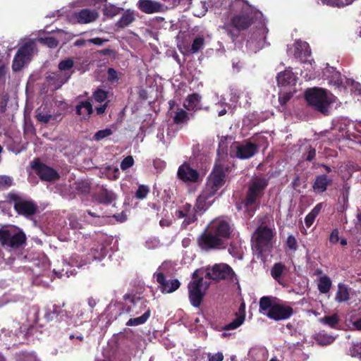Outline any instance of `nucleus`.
Listing matches in <instances>:
<instances>
[{"instance_id": "obj_1", "label": "nucleus", "mask_w": 361, "mask_h": 361, "mask_svg": "<svg viewBox=\"0 0 361 361\" xmlns=\"http://www.w3.org/2000/svg\"><path fill=\"white\" fill-rule=\"evenodd\" d=\"M234 166L224 160L215 162L213 169L207 176L204 187L196 199L195 206L190 208L181 224V228L187 229L191 224L197 221V214H203L214 202L218 191L225 185L228 175Z\"/></svg>"}, {"instance_id": "obj_2", "label": "nucleus", "mask_w": 361, "mask_h": 361, "mask_svg": "<svg viewBox=\"0 0 361 361\" xmlns=\"http://www.w3.org/2000/svg\"><path fill=\"white\" fill-rule=\"evenodd\" d=\"M233 228L223 219L213 220L197 238L198 247L203 251L224 250L232 236Z\"/></svg>"}, {"instance_id": "obj_3", "label": "nucleus", "mask_w": 361, "mask_h": 361, "mask_svg": "<svg viewBox=\"0 0 361 361\" xmlns=\"http://www.w3.org/2000/svg\"><path fill=\"white\" fill-rule=\"evenodd\" d=\"M229 6L233 15L221 28L234 42L241 32L247 30L254 23L255 18L252 7L246 0H234Z\"/></svg>"}, {"instance_id": "obj_4", "label": "nucleus", "mask_w": 361, "mask_h": 361, "mask_svg": "<svg viewBox=\"0 0 361 361\" xmlns=\"http://www.w3.org/2000/svg\"><path fill=\"white\" fill-rule=\"evenodd\" d=\"M268 184V179L265 178H257L250 183L245 197L242 201L247 217L251 218L254 216Z\"/></svg>"}, {"instance_id": "obj_5", "label": "nucleus", "mask_w": 361, "mask_h": 361, "mask_svg": "<svg viewBox=\"0 0 361 361\" xmlns=\"http://www.w3.org/2000/svg\"><path fill=\"white\" fill-rule=\"evenodd\" d=\"M278 300L279 299L276 297H262L259 302V312L275 321L286 320L290 318L294 313L293 307L277 302Z\"/></svg>"}, {"instance_id": "obj_6", "label": "nucleus", "mask_w": 361, "mask_h": 361, "mask_svg": "<svg viewBox=\"0 0 361 361\" xmlns=\"http://www.w3.org/2000/svg\"><path fill=\"white\" fill-rule=\"evenodd\" d=\"M26 242V235L20 228L7 225L0 228V244L5 249L20 250L25 247Z\"/></svg>"}, {"instance_id": "obj_7", "label": "nucleus", "mask_w": 361, "mask_h": 361, "mask_svg": "<svg viewBox=\"0 0 361 361\" xmlns=\"http://www.w3.org/2000/svg\"><path fill=\"white\" fill-rule=\"evenodd\" d=\"M305 97L307 104L314 110L325 116L329 114V108L333 101L328 95L326 90L317 87L307 89L305 91Z\"/></svg>"}, {"instance_id": "obj_8", "label": "nucleus", "mask_w": 361, "mask_h": 361, "mask_svg": "<svg viewBox=\"0 0 361 361\" xmlns=\"http://www.w3.org/2000/svg\"><path fill=\"white\" fill-rule=\"evenodd\" d=\"M273 230L267 226H259L252 237V247L259 255L269 252L273 247Z\"/></svg>"}, {"instance_id": "obj_9", "label": "nucleus", "mask_w": 361, "mask_h": 361, "mask_svg": "<svg viewBox=\"0 0 361 361\" xmlns=\"http://www.w3.org/2000/svg\"><path fill=\"white\" fill-rule=\"evenodd\" d=\"M6 201L8 203L13 202V208L18 214L27 218L35 215L38 210V207L35 202L23 198L14 191L10 192L6 195Z\"/></svg>"}, {"instance_id": "obj_10", "label": "nucleus", "mask_w": 361, "mask_h": 361, "mask_svg": "<svg viewBox=\"0 0 361 361\" xmlns=\"http://www.w3.org/2000/svg\"><path fill=\"white\" fill-rule=\"evenodd\" d=\"M44 320L48 323L56 319L58 324L57 328L60 330L66 331L69 329L70 326L73 324V314L56 305H53V310L48 308L44 310Z\"/></svg>"}, {"instance_id": "obj_11", "label": "nucleus", "mask_w": 361, "mask_h": 361, "mask_svg": "<svg viewBox=\"0 0 361 361\" xmlns=\"http://www.w3.org/2000/svg\"><path fill=\"white\" fill-rule=\"evenodd\" d=\"M123 299L125 300H129L131 303H133L135 306L139 305L140 310L136 311L135 312V314H137L141 312L142 310H145V312L142 315L135 318H130L127 322L126 326H138L140 324H145L147 319L149 318L151 315V310L149 307H147L148 301L143 298L135 296V295L126 294L123 296Z\"/></svg>"}, {"instance_id": "obj_12", "label": "nucleus", "mask_w": 361, "mask_h": 361, "mask_svg": "<svg viewBox=\"0 0 361 361\" xmlns=\"http://www.w3.org/2000/svg\"><path fill=\"white\" fill-rule=\"evenodd\" d=\"M205 278L219 282L223 280L233 281L235 274L231 266L225 263L215 264L206 267Z\"/></svg>"}, {"instance_id": "obj_13", "label": "nucleus", "mask_w": 361, "mask_h": 361, "mask_svg": "<svg viewBox=\"0 0 361 361\" xmlns=\"http://www.w3.org/2000/svg\"><path fill=\"white\" fill-rule=\"evenodd\" d=\"M209 283L204 281L202 277L192 280L188 283V297L190 303L195 307L200 306L204 299L205 291L209 288Z\"/></svg>"}, {"instance_id": "obj_14", "label": "nucleus", "mask_w": 361, "mask_h": 361, "mask_svg": "<svg viewBox=\"0 0 361 361\" xmlns=\"http://www.w3.org/2000/svg\"><path fill=\"white\" fill-rule=\"evenodd\" d=\"M33 42H25L17 51L13 60L12 68L14 72H18L29 62L34 50Z\"/></svg>"}, {"instance_id": "obj_15", "label": "nucleus", "mask_w": 361, "mask_h": 361, "mask_svg": "<svg viewBox=\"0 0 361 361\" xmlns=\"http://www.w3.org/2000/svg\"><path fill=\"white\" fill-rule=\"evenodd\" d=\"M31 167L42 180L51 182L60 178V175L56 170L41 162L39 159L33 160Z\"/></svg>"}, {"instance_id": "obj_16", "label": "nucleus", "mask_w": 361, "mask_h": 361, "mask_svg": "<svg viewBox=\"0 0 361 361\" xmlns=\"http://www.w3.org/2000/svg\"><path fill=\"white\" fill-rule=\"evenodd\" d=\"M154 277L156 278L157 282L159 284V289L163 294L172 293L180 286V282L178 279L167 280L162 272H155Z\"/></svg>"}, {"instance_id": "obj_17", "label": "nucleus", "mask_w": 361, "mask_h": 361, "mask_svg": "<svg viewBox=\"0 0 361 361\" xmlns=\"http://www.w3.org/2000/svg\"><path fill=\"white\" fill-rule=\"evenodd\" d=\"M32 328V326L30 324L21 325L20 322L14 320L11 322V324L8 326L7 329H2L1 332L4 333L8 336H16L18 338L22 336L23 338H25L29 334H30Z\"/></svg>"}, {"instance_id": "obj_18", "label": "nucleus", "mask_w": 361, "mask_h": 361, "mask_svg": "<svg viewBox=\"0 0 361 361\" xmlns=\"http://www.w3.org/2000/svg\"><path fill=\"white\" fill-rule=\"evenodd\" d=\"M177 176L185 183H197L200 180V175L196 169L185 162L178 167Z\"/></svg>"}, {"instance_id": "obj_19", "label": "nucleus", "mask_w": 361, "mask_h": 361, "mask_svg": "<svg viewBox=\"0 0 361 361\" xmlns=\"http://www.w3.org/2000/svg\"><path fill=\"white\" fill-rule=\"evenodd\" d=\"M259 146L250 142L238 144L235 156L240 159H247L255 156L258 152Z\"/></svg>"}, {"instance_id": "obj_20", "label": "nucleus", "mask_w": 361, "mask_h": 361, "mask_svg": "<svg viewBox=\"0 0 361 361\" xmlns=\"http://www.w3.org/2000/svg\"><path fill=\"white\" fill-rule=\"evenodd\" d=\"M333 184V179L327 174H319L315 176L312 183V190L317 194H322L326 192L329 186Z\"/></svg>"}, {"instance_id": "obj_21", "label": "nucleus", "mask_w": 361, "mask_h": 361, "mask_svg": "<svg viewBox=\"0 0 361 361\" xmlns=\"http://www.w3.org/2000/svg\"><path fill=\"white\" fill-rule=\"evenodd\" d=\"M138 9L144 13L152 14L163 11L164 5L153 0H139L137 3Z\"/></svg>"}, {"instance_id": "obj_22", "label": "nucleus", "mask_w": 361, "mask_h": 361, "mask_svg": "<svg viewBox=\"0 0 361 361\" xmlns=\"http://www.w3.org/2000/svg\"><path fill=\"white\" fill-rule=\"evenodd\" d=\"M99 17V13L95 10L82 8L74 13V18L80 24H88L94 22Z\"/></svg>"}, {"instance_id": "obj_23", "label": "nucleus", "mask_w": 361, "mask_h": 361, "mask_svg": "<svg viewBox=\"0 0 361 361\" xmlns=\"http://www.w3.org/2000/svg\"><path fill=\"white\" fill-rule=\"evenodd\" d=\"M71 77V73H62L61 71L52 73L47 77V80L54 85L56 89H59Z\"/></svg>"}, {"instance_id": "obj_24", "label": "nucleus", "mask_w": 361, "mask_h": 361, "mask_svg": "<svg viewBox=\"0 0 361 361\" xmlns=\"http://www.w3.org/2000/svg\"><path fill=\"white\" fill-rule=\"evenodd\" d=\"M201 96L198 93L188 94L183 102V106L188 111H195L201 109L200 106Z\"/></svg>"}, {"instance_id": "obj_25", "label": "nucleus", "mask_w": 361, "mask_h": 361, "mask_svg": "<svg viewBox=\"0 0 361 361\" xmlns=\"http://www.w3.org/2000/svg\"><path fill=\"white\" fill-rule=\"evenodd\" d=\"M276 80L280 86L293 85L296 82V76L292 71L285 70L277 75Z\"/></svg>"}, {"instance_id": "obj_26", "label": "nucleus", "mask_w": 361, "mask_h": 361, "mask_svg": "<svg viewBox=\"0 0 361 361\" xmlns=\"http://www.w3.org/2000/svg\"><path fill=\"white\" fill-rule=\"evenodd\" d=\"M135 20V16L134 11L128 9L116 23V27L120 29H123L134 22Z\"/></svg>"}, {"instance_id": "obj_27", "label": "nucleus", "mask_w": 361, "mask_h": 361, "mask_svg": "<svg viewBox=\"0 0 361 361\" xmlns=\"http://www.w3.org/2000/svg\"><path fill=\"white\" fill-rule=\"evenodd\" d=\"M311 50L308 43L306 42L296 41L295 43L294 56L296 58L310 56Z\"/></svg>"}, {"instance_id": "obj_28", "label": "nucleus", "mask_w": 361, "mask_h": 361, "mask_svg": "<svg viewBox=\"0 0 361 361\" xmlns=\"http://www.w3.org/2000/svg\"><path fill=\"white\" fill-rule=\"evenodd\" d=\"M350 299V288L343 283L338 285V290L336 294L335 300L338 302H344Z\"/></svg>"}, {"instance_id": "obj_29", "label": "nucleus", "mask_w": 361, "mask_h": 361, "mask_svg": "<svg viewBox=\"0 0 361 361\" xmlns=\"http://www.w3.org/2000/svg\"><path fill=\"white\" fill-rule=\"evenodd\" d=\"M83 109L85 110L86 116L87 117H90V115L93 113L92 105L89 100L80 102L77 104V106L75 107L76 114L78 116H84L85 114L82 111Z\"/></svg>"}, {"instance_id": "obj_30", "label": "nucleus", "mask_w": 361, "mask_h": 361, "mask_svg": "<svg viewBox=\"0 0 361 361\" xmlns=\"http://www.w3.org/2000/svg\"><path fill=\"white\" fill-rule=\"evenodd\" d=\"M332 286L331 279L328 276H322L319 279L317 288L321 293L326 294L329 292Z\"/></svg>"}, {"instance_id": "obj_31", "label": "nucleus", "mask_w": 361, "mask_h": 361, "mask_svg": "<svg viewBox=\"0 0 361 361\" xmlns=\"http://www.w3.org/2000/svg\"><path fill=\"white\" fill-rule=\"evenodd\" d=\"M114 199V193L106 189L102 190L97 195V200L102 204H109Z\"/></svg>"}, {"instance_id": "obj_32", "label": "nucleus", "mask_w": 361, "mask_h": 361, "mask_svg": "<svg viewBox=\"0 0 361 361\" xmlns=\"http://www.w3.org/2000/svg\"><path fill=\"white\" fill-rule=\"evenodd\" d=\"M123 9L113 4H105L103 8V14L107 18H112L120 13Z\"/></svg>"}, {"instance_id": "obj_33", "label": "nucleus", "mask_w": 361, "mask_h": 361, "mask_svg": "<svg viewBox=\"0 0 361 361\" xmlns=\"http://www.w3.org/2000/svg\"><path fill=\"white\" fill-rule=\"evenodd\" d=\"M189 119V114L184 109H180L176 112L173 121L175 124L180 125L187 123Z\"/></svg>"}, {"instance_id": "obj_34", "label": "nucleus", "mask_w": 361, "mask_h": 361, "mask_svg": "<svg viewBox=\"0 0 361 361\" xmlns=\"http://www.w3.org/2000/svg\"><path fill=\"white\" fill-rule=\"evenodd\" d=\"M286 267L281 262L275 263L271 269V275L274 280L281 283V278Z\"/></svg>"}, {"instance_id": "obj_35", "label": "nucleus", "mask_w": 361, "mask_h": 361, "mask_svg": "<svg viewBox=\"0 0 361 361\" xmlns=\"http://www.w3.org/2000/svg\"><path fill=\"white\" fill-rule=\"evenodd\" d=\"M74 66V61L73 59L68 58L65 60H62L59 62L58 68L59 71L62 73H71V75L74 73L73 68Z\"/></svg>"}, {"instance_id": "obj_36", "label": "nucleus", "mask_w": 361, "mask_h": 361, "mask_svg": "<svg viewBox=\"0 0 361 361\" xmlns=\"http://www.w3.org/2000/svg\"><path fill=\"white\" fill-rule=\"evenodd\" d=\"M204 37L199 36L194 39L188 51L191 54L197 53L204 48Z\"/></svg>"}, {"instance_id": "obj_37", "label": "nucleus", "mask_w": 361, "mask_h": 361, "mask_svg": "<svg viewBox=\"0 0 361 361\" xmlns=\"http://www.w3.org/2000/svg\"><path fill=\"white\" fill-rule=\"evenodd\" d=\"M39 307L37 305H32L29 307L27 312V320L33 324L39 322Z\"/></svg>"}, {"instance_id": "obj_38", "label": "nucleus", "mask_w": 361, "mask_h": 361, "mask_svg": "<svg viewBox=\"0 0 361 361\" xmlns=\"http://www.w3.org/2000/svg\"><path fill=\"white\" fill-rule=\"evenodd\" d=\"M321 323L328 325L331 328H334L339 322V319L337 314H334L330 316H325L319 319Z\"/></svg>"}, {"instance_id": "obj_39", "label": "nucleus", "mask_w": 361, "mask_h": 361, "mask_svg": "<svg viewBox=\"0 0 361 361\" xmlns=\"http://www.w3.org/2000/svg\"><path fill=\"white\" fill-rule=\"evenodd\" d=\"M245 320V314L237 315V317L229 324L225 325L223 328L224 330L235 329L239 327Z\"/></svg>"}, {"instance_id": "obj_40", "label": "nucleus", "mask_w": 361, "mask_h": 361, "mask_svg": "<svg viewBox=\"0 0 361 361\" xmlns=\"http://www.w3.org/2000/svg\"><path fill=\"white\" fill-rule=\"evenodd\" d=\"M38 42L49 48H56L59 44L58 40L54 37H39Z\"/></svg>"}, {"instance_id": "obj_41", "label": "nucleus", "mask_w": 361, "mask_h": 361, "mask_svg": "<svg viewBox=\"0 0 361 361\" xmlns=\"http://www.w3.org/2000/svg\"><path fill=\"white\" fill-rule=\"evenodd\" d=\"M90 183L86 180H80L75 183V190L78 192L87 194L90 191Z\"/></svg>"}, {"instance_id": "obj_42", "label": "nucleus", "mask_w": 361, "mask_h": 361, "mask_svg": "<svg viewBox=\"0 0 361 361\" xmlns=\"http://www.w3.org/2000/svg\"><path fill=\"white\" fill-rule=\"evenodd\" d=\"M109 92L104 90L97 88L92 94V97L97 102H103L108 97Z\"/></svg>"}, {"instance_id": "obj_43", "label": "nucleus", "mask_w": 361, "mask_h": 361, "mask_svg": "<svg viewBox=\"0 0 361 361\" xmlns=\"http://www.w3.org/2000/svg\"><path fill=\"white\" fill-rule=\"evenodd\" d=\"M36 115H35V117H36V119L39 121V122H41L42 123H48L50 120L52 118V115L49 114H44L41 109L40 108H38L36 111Z\"/></svg>"}, {"instance_id": "obj_44", "label": "nucleus", "mask_w": 361, "mask_h": 361, "mask_svg": "<svg viewBox=\"0 0 361 361\" xmlns=\"http://www.w3.org/2000/svg\"><path fill=\"white\" fill-rule=\"evenodd\" d=\"M349 189L350 188L347 185L343 186L342 196L339 198V201H342L343 202V205L338 209L340 212H343L348 207Z\"/></svg>"}, {"instance_id": "obj_45", "label": "nucleus", "mask_w": 361, "mask_h": 361, "mask_svg": "<svg viewBox=\"0 0 361 361\" xmlns=\"http://www.w3.org/2000/svg\"><path fill=\"white\" fill-rule=\"evenodd\" d=\"M149 192V188L147 185H140L135 192V197L137 200L145 199Z\"/></svg>"}, {"instance_id": "obj_46", "label": "nucleus", "mask_w": 361, "mask_h": 361, "mask_svg": "<svg viewBox=\"0 0 361 361\" xmlns=\"http://www.w3.org/2000/svg\"><path fill=\"white\" fill-rule=\"evenodd\" d=\"M112 133L113 132L110 128L99 130L94 135L93 138L95 141H100L104 138L110 136Z\"/></svg>"}, {"instance_id": "obj_47", "label": "nucleus", "mask_w": 361, "mask_h": 361, "mask_svg": "<svg viewBox=\"0 0 361 361\" xmlns=\"http://www.w3.org/2000/svg\"><path fill=\"white\" fill-rule=\"evenodd\" d=\"M134 164V159L133 157L130 155L127 156L125 157L123 161L121 163V169L123 171H126L129 168L132 167Z\"/></svg>"}, {"instance_id": "obj_48", "label": "nucleus", "mask_w": 361, "mask_h": 361, "mask_svg": "<svg viewBox=\"0 0 361 361\" xmlns=\"http://www.w3.org/2000/svg\"><path fill=\"white\" fill-rule=\"evenodd\" d=\"M316 157V149L312 146L307 147V150L304 154V159L307 161H312Z\"/></svg>"}, {"instance_id": "obj_49", "label": "nucleus", "mask_w": 361, "mask_h": 361, "mask_svg": "<svg viewBox=\"0 0 361 361\" xmlns=\"http://www.w3.org/2000/svg\"><path fill=\"white\" fill-rule=\"evenodd\" d=\"M293 94L291 92H283L279 94V102L281 106H285L292 98Z\"/></svg>"}, {"instance_id": "obj_50", "label": "nucleus", "mask_w": 361, "mask_h": 361, "mask_svg": "<svg viewBox=\"0 0 361 361\" xmlns=\"http://www.w3.org/2000/svg\"><path fill=\"white\" fill-rule=\"evenodd\" d=\"M190 208V203H185L183 205L180 209L176 212V216L178 219H183L185 218L186 216L185 213L188 212V210Z\"/></svg>"}, {"instance_id": "obj_51", "label": "nucleus", "mask_w": 361, "mask_h": 361, "mask_svg": "<svg viewBox=\"0 0 361 361\" xmlns=\"http://www.w3.org/2000/svg\"><path fill=\"white\" fill-rule=\"evenodd\" d=\"M350 355L353 357L361 358V343H354L350 348Z\"/></svg>"}, {"instance_id": "obj_52", "label": "nucleus", "mask_w": 361, "mask_h": 361, "mask_svg": "<svg viewBox=\"0 0 361 361\" xmlns=\"http://www.w3.org/2000/svg\"><path fill=\"white\" fill-rule=\"evenodd\" d=\"M13 185V179L8 176H0V185L4 188L11 187Z\"/></svg>"}, {"instance_id": "obj_53", "label": "nucleus", "mask_w": 361, "mask_h": 361, "mask_svg": "<svg viewBox=\"0 0 361 361\" xmlns=\"http://www.w3.org/2000/svg\"><path fill=\"white\" fill-rule=\"evenodd\" d=\"M286 245L288 248L292 250H296L298 248L297 240L292 235H288L287 238Z\"/></svg>"}, {"instance_id": "obj_54", "label": "nucleus", "mask_w": 361, "mask_h": 361, "mask_svg": "<svg viewBox=\"0 0 361 361\" xmlns=\"http://www.w3.org/2000/svg\"><path fill=\"white\" fill-rule=\"evenodd\" d=\"M224 357V356L221 352H218L215 354H207L208 361H223Z\"/></svg>"}, {"instance_id": "obj_55", "label": "nucleus", "mask_w": 361, "mask_h": 361, "mask_svg": "<svg viewBox=\"0 0 361 361\" xmlns=\"http://www.w3.org/2000/svg\"><path fill=\"white\" fill-rule=\"evenodd\" d=\"M339 231L338 228H334L332 230L330 236H329V241L332 244H336L339 240Z\"/></svg>"}, {"instance_id": "obj_56", "label": "nucleus", "mask_w": 361, "mask_h": 361, "mask_svg": "<svg viewBox=\"0 0 361 361\" xmlns=\"http://www.w3.org/2000/svg\"><path fill=\"white\" fill-rule=\"evenodd\" d=\"M334 338L331 336H326L319 335L317 336V341L322 345H328L333 342Z\"/></svg>"}, {"instance_id": "obj_57", "label": "nucleus", "mask_w": 361, "mask_h": 361, "mask_svg": "<svg viewBox=\"0 0 361 361\" xmlns=\"http://www.w3.org/2000/svg\"><path fill=\"white\" fill-rule=\"evenodd\" d=\"M108 80L114 82L118 80V74L116 71L113 68H109L107 70Z\"/></svg>"}, {"instance_id": "obj_58", "label": "nucleus", "mask_w": 361, "mask_h": 361, "mask_svg": "<svg viewBox=\"0 0 361 361\" xmlns=\"http://www.w3.org/2000/svg\"><path fill=\"white\" fill-rule=\"evenodd\" d=\"M108 41H109V39H102V38H100V37L92 38V39H90L87 40V42L89 43L93 44H95V45H98V46H101L104 42H108Z\"/></svg>"}, {"instance_id": "obj_59", "label": "nucleus", "mask_w": 361, "mask_h": 361, "mask_svg": "<svg viewBox=\"0 0 361 361\" xmlns=\"http://www.w3.org/2000/svg\"><path fill=\"white\" fill-rule=\"evenodd\" d=\"M315 219L316 217L310 212L308 214H307V216L305 218V223L306 226L308 228L310 227L313 224Z\"/></svg>"}, {"instance_id": "obj_60", "label": "nucleus", "mask_w": 361, "mask_h": 361, "mask_svg": "<svg viewBox=\"0 0 361 361\" xmlns=\"http://www.w3.org/2000/svg\"><path fill=\"white\" fill-rule=\"evenodd\" d=\"M109 103V101H107L104 104L100 105L99 106L96 107L97 114L99 116L102 115L105 112L106 108L108 107Z\"/></svg>"}, {"instance_id": "obj_61", "label": "nucleus", "mask_w": 361, "mask_h": 361, "mask_svg": "<svg viewBox=\"0 0 361 361\" xmlns=\"http://www.w3.org/2000/svg\"><path fill=\"white\" fill-rule=\"evenodd\" d=\"M291 186L294 190H298V188L300 186V177L298 175L295 176L293 180Z\"/></svg>"}, {"instance_id": "obj_62", "label": "nucleus", "mask_w": 361, "mask_h": 361, "mask_svg": "<svg viewBox=\"0 0 361 361\" xmlns=\"http://www.w3.org/2000/svg\"><path fill=\"white\" fill-rule=\"evenodd\" d=\"M322 203L317 204L310 212L312 214H313L315 217L318 216L322 209Z\"/></svg>"}, {"instance_id": "obj_63", "label": "nucleus", "mask_w": 361, "mask_h": 361, "mask_svg": "<svg viewBox=\"0 0 361 361\" xmlns=\"http://www.w3.org/2000/svg\"><path fill=\"white\" fill-rule=\"evenodd\" d=\"M99 53L104 56H109L114 53V51L111 49H104L99 51Z\"/></svg>"}, {"instance_id": "obj_64", "label": "nucleus", "mask_w": 361, "mask_h": 361, "mask_svg": "<svg viewBox=\"0 0 361 361\" xmlns=\"http://www.w3.org/2000/svg\"><path fill=\"white\" fill-rule=\"evenodd\" d=\"M87 302H88V305L90 306V307L91 308L92 310L97 305V302L93 298H88Z\"/></svg>"}]
</instances>
